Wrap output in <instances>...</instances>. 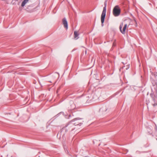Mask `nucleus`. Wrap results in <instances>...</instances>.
<instances>
[{
    "label": "nucleus",
    "instance_id": "4",
    "mask_svg": "<svg viewBox=\"0 0 157 157\" xmlns=\"http://www.w3.org/2000/svg\"><path fill=\"white\" fill-rule=\"evenodd\" d=\"M62 22L64 27L66 29H67L68 28V24L67 21L66 19L65 18L63 19L62 20Z\"/></svg>",
    "mask_w": 157,
    "mask_h": 157
},
{
    "label": "nucleus",
    "instance_id": "1",
    "mask_svg": "<svg viewBox=\"0 0 157 157\" xmlns=\"http://www.w3.org/2000/svg\"><path fill=\"white\" fill-rule=\"evenodd\" d=\"M132 21V20L130 19H128L125 20L124 21L125 22V24L124 25L122 29V28L123 26V24L122 23L120 25L119 27L120 29V31L122 34H125V31L126 29L127 25L129 26V25H131Z\"/></svg>",
    "mask_w": 157,
    "mask_h": 157
},
{
    "label": "nucleus",
    "instance_id": "7",
    "mask_svg": "<svg viewBox=\"0 0 157 157\" xmlns=\"http://www.w3.org/2000/svg\"><path fill=\"white\" fill-rule=\"evenodd\" d=\"M77 119H75L73 120L72 121V122L73 123V124H75V125H78V123H79L78 122H74L75 121H77Z\"/></svg>",
    "mask_w": 157,
    "mask_h": 157
},
{
    "label": "nucleus",
    "instance_id": "6",
    "mask_svg": "<svg viewBox=\"0 0 157 157\" xmlns=\"http://www.w3.org/2000/svg\"><path fill=\"white\" fill-rule=\"evenodd\" d=\"M74 38H76V39H78L77 37L78 36V32L75 31L74 32Z\"/></svg>",
    "mask_w": 157,
    "mask_h": 157
},
{
    "label": "nucleus",
    "instance_id": "2",
    "mask_svg": "<svg viewBox=\"0 0 157 157\" xmlns=\"http://www.w3.org/2000/svg\"><path fill=\"white\" fill-rule=\"evenodd\" d=\"M121 10L118 6H116L113 10V14L115 16H118L120 13Z\"/></svg>",
    "mask_w": 157,
    "mask_h": 157
},
{
    "label": "nucleus",
    "instance_id": "3",
    "mask_svg": "<svg viewBox=\"0 0 157 157\" xmlns=\"http://www.w3.org/2000/svg\"><path fill=\"white\" fill-rule=\"evenodd\" d=\"M106 13V6H105L103 8V9L101 16V21L102 24V26H103V23L104 22L105 17Z\"/></svg>",
    "mask_w": 157,
    "mask_h": 157
},
{
    "label": "nucleus",
    "instance_id": "9",
    "mask_svg": "<svg viewBox=\"0 0 157 157\" xmlns=\"http://www.w3.org/2000/svg\"><path fill=\"white\" fill-rule=\"evenodd\" d=\"M134 21L135 22L136 24V26H137V24L136 21V20L135 19L134 20Z\"/></svg>",
    "mask_w": 157,
    "mask_h": 157
},
{
    "label": "nucleus",
    "instance_id": "10",
    "mask_svg": "<svg viewBox=\"0 0 157 157\" xmlns=\"http://www.w3.org/2000/svg\"><path fill=\"white\" fill-rule=\"evenodd\" d=\"M129 68V66H128V67H127V68H126V69H127L128 68Z\"/></svg>",
    "mask_w": 157,
    "mask_h": 157
},
{
    "label": "nucleus",
    "instance_id": "11",
    "mask_svg": "<svg viewBox=\"0 0 157 157\" xmlns=\"http://www.w3.org/2000/svg\"><path fill=\"white\" fill-rule=\"evenodd\" d=\"M156 75L157 76V72L156 73Z\"/></svg>",
    "mask_w": 157,
    "mask_h": 157
},
{
    "label": "nucleus",
    "instance_id": "8",
    "mask_svg": "<svg viewBox=\"0 0 157 157\" xmlns=\"http://www.w3.org/2000/svg\"><path fill=\"white\" fill-rule=\"evenodd\" d=\"M17 0H13L11 2V4L12 5H14L16 4V2H17Z\"/></svg>",
    "mask_w": 157,
    "mask_h": 157
},
{
    "label": "nucleus",
    "instance_id": "5",
    "mask_svg": "<svg viewBox=\"0 0 157 157\" xmlns=\"http://www.w3.org/2000/svg\"><path fill=\"white\" fill-rule=\"evenodd\" d=\"M29 0H24L22 2L21 6L23 7L28 2Z\"/></svg>",
    "mask_w": 157,
    "mask_h": 157
}]
</instances>
